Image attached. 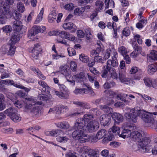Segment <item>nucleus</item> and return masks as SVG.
Segmentation results:
<instances>
[{
	"label": "nucleus",
	"instance_id": "nucleus-55",
	"mask_svg": "<svg viewBox=\"0 0 157 157\" xmlns=\"http://www.w3.org/2000/svg\"><path fill=\"white\" fill-rule=\"evenodd\" d=\"M1 83L7 86H12L13 83V81L10 79L2 80Z\"/></svg>",
	"mask_w": 157,
	"mask_h": 157
},
{
	"label": "nucleus",
	"instance_id": "nucleus-54",
	"mask_svg": "<svg viewBox=\"0 0 157 157\" xmlns=\"http://www.w3.org/2000/svg\"><path fill=\"white\" fill-rule=\"evenodd\" d=\"M115 85V83L113 81H111L109 83L106 82L104 84V87L105 89H108L110 88L111 87Z\"/></svg>",
	"mask_w": 157,
	"mask_h": 157
},
{
	"label": "nucleus",
	"instance_id": "nucleus-18",
	"mask_svg": "<svg viewBox=\"0 0 157 157\" xmlns=\"http://www.w3.org/2000/svg\"><path fill=\"white\" fill-rule=\"evenodd\" d=\"M63 131L60 129H53L51 131H46L45 134L46 136L57 137L58 136L61 135L63 133Z\"/></svg>",
	"mask_w": 157,
	"mask_h": 157
},
{
	"label": "nucleus",
	"instance_id": "nucleus-58",
	"mask_svg": "<svg viewBox=\"0 0 157 157\" xmlns=\"http://www.w3.org/2000/svg\"><path fill=\"white\" fill-rule=\"evenodd\" d=\"M2 29L5 33H9L12 31V28L10 25H7L4 26L2 28Z\"/></svg>",
	"mask_w": 157,
	"mask_h": 157
},
{
	"label": "nucleus",
	"instance_id": "nucleus-5",
	"mask_svg": "<svg viewBox=\"0 0 157 157\" xmlns=\"http://www.w3.org/2000/svg\"><path fill=\"white\" fill-rule=\"evenodd\" d=\"M77 150L81 157H99L97 150L88 148L86 146L78 147Z\"/></svg>",
	"mask_w": 157,
	"mask_h": 157
},
{
	"label": "nucleus",
	"instance_id": "nucleus-50",
	"mask_svg": "<svg viewBox=\"0 0 157 157\" xmlns=\"http://www.w3.org/2000/svg\"><path fill=\"white\" fill-rule=\"evenodd\" d=\"M89 57L86 55L82 54L80 55L79 59L82 62L84 63H86L89 61Z\"/></svg>",
	"mask_w": 157,
	"mask_h": 157
},
{
	"label": "nucleus",
	"instance_id": "nucleus-15",
	"mask_svg": "<svg viewBox=\"0 0 157 157\" xmlns=\"http://www.w3.org/2000/svg\"><path fill=\"white\" fill-rule=\"evenodd\" d=\"M111 116L116 124H118L123 121V117L121 114L119 113H114L112 114Z\"/></svg>",
	"mask_w": 157,
	"mask_h": 157
},
{
	"label": "nucleus",
	"instance_id": "nucleus-10",
	"mask_svg": "<svg viewBox=\"0 0 157 157\" xmlns=\"http://www.w3.org/2000/svg\"><path fill=\"white\" fill-rule=\"evenodd\" d=\"M46 29V28L45 26L35 25L29 31L28 34V36L31 38L32 36H34L39 33H43Z\"/></svg>",
	"mask_w": 157,
	"mask_h": 157
},
{
	"label": "nucleus",
	"instance_id": "nucleus-1",
	"mask_svg": "<svg viewBox=\"0 0 157 157\" xmlns=\"http://www.w3.org/2000/svg\"><path fill=\"white\" fill-rule=\"evenodd\" d=\"M127 111L129 113L125 114L126 120L130 122H136L137 117H140L145 123L148 124L149 127L155 128L157 127V121L154 120L157 116V112H149L141 109L139 107H136L133 108H128Z\"/></svg>",
	"mask_w": 157,
	"mask_h": 157
},
{
	"label": "nucleus",
	"instance_id": "nucleus-38",
	"mask_svg": "<svg viewBox=\"0 0 157 157\" xmlns=\"http://www.w3.org/2000/svg\"><path fill=\"white\" fill-rule=\"evenodd\" d=\"M106 131L104 129L99 130L96 134V136L100 140L103 138L106 134Z\"/></svg>",
	"mask_w": 157,
	"mask_h": 157
},
{
	"label": "nucleus",
	"instance_id": "nucleus-48",
	"mask_svg": "<svg viewBox=\"0 0 157 157\" xmlns=\"http://www.w3.org/2000/svg\"><path fill=\"white\" fill-rule=\"evenodd\" d=\"M149 146L150 148L151 149V151L149 152H146V153L150 152L151 151L152 154L153 155H157V145H155L154 147L151 149V141L149 144Z\"/></svg>",
	"mask_w": 157,
	"mask_h": 157
},
{
	"label": "nucleus",
	"instance_id": "nucleus-63",
	"mask_svg": "<svg viewBox=\"0 0 157 157\" xmlns=\"http://www.w3.org/2000/svg\"><path fill=\"white\" fill-rule=\"evenodd\" d=\"M85 88L76 89L74 91V93L76 94H84L85 93Z\"/></svg>",
	"mask_w": 157,
	"mask_h": 157
},
{
	"label": "nucleus",
	"instance_id": "nucleus-19",
	"mask_svg": "<svg viewBox=\"0 0 157 157\" xmlns=\"http://www.w3.org/2000/svg\"><path fill=\"white\" fill-rule=\"evenodd\" d=\"M52 9L53 10L51 11L52 12L49 14L48 17V21L50 23H52L56 21L57 17V13L55 12L56 9L52 7Z\"/></svg>",
	"mask_w": 157,
	"mask_h": 157
},
{
	"label": "nucleus",
	"instance_id": "nucleus-22",
	"mask_svg": "<svg viewBox=\"0 0 157 157\" xmlns=\"http://www.w3.org/2000/svg\"><path fill=\"white\" fill-rule=\"evenodd\" d=\"M74 78L75 82H83L86 79L84 74L83 72L74 75Z\"/></svg>",
	"mask_w": 157,
	"mask_h": 157
},
{
	"label": "nucleus",
	"instance_id": "nucleus-24",
	"mask_svg": "<svg viewBox=\"0 0 157 157\" xmlns=\"http://www.w3.org/2000/svg\"><path fill=\"white\" fill-rule=\"evenodd\" d=\"M103 70L101 73V75L102 78L109 77L110 70L111 68L107 67V66H104Z\"/></svg>",
	"mask_w": 157,
	"mask_h": 157
},
{
	"label": "nucleus",
	"instance_id": "nucleus-11",
	"mask_svg": "<svg viewBox=\"0 0 157 157\" xmlns=\"http://www.w3.org/2000/svg\"><path fill=\"white\" fill-rule=\"evenodd\" d=\"M99 124L96 121H92L88 123L86 126V130L89 132H93L97 131L99 128Z\"/></svg>",
	"mask_w": 157,
	"mask_h": 157
},
{
	"label": "nucleus",
	"instance_id": "nucleus-31",
	"mask_svg": "<svg viewBox=\"0 0 157 157\" xmlns=\"http://www.w3.org/2000/svg\"><path fill=\"white\" fill-rule=\"evenodd\" d=\"M148 59L154 60H157V51L152 50L148 55Z\"/></svg>",
	"mask_w": 157,
	"mask_h": 157
},
{
	"label": "nucleus",
	"instance_id": "nucleus-53",
	"mask_svg": "<svg viewBox=\"0 0 157 157\" xmlns=\"http://www.w3.org/2000/svg\"><path fill=\"white\" fill-rule=\"evenodd\" d=\"M75 6L72 3L67 4L64 6V9L69 11L73 10Z\"/></svg>",
	"mask_w": 157,
	"mask_h": 157
},
{
	"label": "nucleus",
	"instance_id": "nucleus-64",
	"mask_svg": "<svg viewBox=\"0 0 157 157\" xmlns=\"http://www.w3.org/2000/svg\"><path fill=\"white\" fill-rule=\"evenodd\" d=\"M130 34V31L128 28H125L122 31V34L123 36H129Z\"/></svg>",
	"mask_w": 157,
	"mask_h": 157
},
{
	"label": "nucleus",
	"instance_id": "nucleus-42",
	"mask_svg": "<svg viewBox=\"0 0 157 157\" xmlns=\"http://www.w3.org/2000/svg\"><path fill=\"white\" fill-rule=\"evenodd\" d=\"M84 12V9L82 7L77 8L75 9L74 12V14L76 16H80L82 15L83 13Z\"/></svg>",
	"mask_w": 157,
	"mask_h": 157
},
{
	"label": "nucleus",
	"instance_id": "nucleus-43",
	"mask_svg": "<svg viewBox=\"0 0 157 157\" xmlns=\"http://www.w3.org/2000/svg\"><path fill=\"white\" fill-rule=\"evenodd\" d=\"M118 51L123 56L126 55L128 53V50L127 48L124 46H121L119 47L118 48Z\"/></svg>",
	"mask_w": 157,
	"mask_h": 157
},
{
	"label": "nucleus",
	"instance_id": "nucleus-7",
	"mask_svg": "<svg viewBox=\"0 0 157 157\" xmlns=\"http://www.w3.org/2000/svg\"><path fill=\"white\" fill-rule=\"evenodd\" d=\"M123 130L121 134H119V136L124 139L131 137L132 132L136 128V126L134 125H131L126 123L123 124L122 126Z\"/></svg>",
	"mask_w": 157,
	"mask_h": 157
},
{
	"label": "nucleus",
	"instance_id": "nucleus-26",
	"mask_svg": "<svg viewBox=\"0 0 157 157\" xmlns=\"http://www.w3.org/2000/svg\"><path fill=\"white\" fill-rule=\"evenodd\" d=\"M73 104L77 105V106H80L83 109H89L90 108V105L86 102L79 101H74Z\"/></svg>",
	"mask_w": 157,
	"mask_h": 157
},
{
	"label": "nucleus",
	"instance_id": "nucleus-29",
	"mask_svg": "<svg viewBox=\"0 0 157 157\" xmlns=\"http://www.w3.org/2000/svg\"><path fill=\"white\" fill-rule=\"evenodd\" d=\"M119 78L121 82L126 84H128L130 83V78L125 77L123 73H119Z\"/></svg>",
	"mask_w": 157,
	"mask_h": 157
},
{
	"label": "nucleus",
	"instance_id": "nucleus-44",
	"mask_svg": "<svg viewBox=\"0 0 157 157\" xmlns=\"http://www.w3.org/2000/svg\"><path fill=\"white\" fill-rule=\"evenodd\" d=\"M93 118V116L91 113L85 114L82 118L83 120H84L85 122L86 123L90 122V121Z\"/></svg>",
	"mask_w": 157,
	"mask_h": 157
},
{
	"label": "nucleus",
	"instance_id": "nucleus-34",
	"mask_svg": "<svg viewBox=\"0 0 157 157\" xmlns=\"http://www.w3.org/2000/svg\"><path fill=\"white\" fill-rule=\"evenodd\" d=\"M44 10L43 8L41 9L40 12L37 16L36 19L34 22L35 24H38L43 19Z\"/></svg>",
	"mask_w": 157,
	"mask_h": 157
},
{
	"label": "nucleus",
	"instance_id": "nucleus-6",
	"mask_svg": "<svg viewBox=\"0 0 157 157\" xmlns=\"http://www.w3.org/2000/svg\"><path fill=\"white\" fill-rule=\"evenodd\" d=\"M2 4L0 5V24H4L7 19L11 17V15L10 13L9 6L6 5L2 6Z\"/></svg>",
	"mask_w": 157,
	"mask_h": 157
},
{
	"label": "nucleus",
	"instance_id": "nucleus-30",
	"mask_svg": "<svg viewBox=\"0 0 157 157\" xmlns=\"http://www.w3.org/2000/svg\"><path fill=\"white\" fill-rule=\"evenodd\" d=\"M56 126L57 127L64 130L68 129L70 127L69 123L67 121L58 123L56 124Z\"/></svg>",
	"mask_w": 157,
	"mask_h": 157
},
{
	"label": "nucleus",
	"instance_id": "nucleus-3",
	"mask_svg": "<svg viewBox=\"0 0 157 157\" xmlns=\"http://www.w3.org/2000/svg\"><path fill=\"white\" fill-rule=\"evenodd\" d=\"M73 138L78 140L81 143H83L88 141H90L91 143H94L97 142L99 140L96 135L90 136L84 132L82 130L80 131L79 132H74L73 135Z\"/></svg>",
	"mask_w": 157,
	"mask_h": 157
},
{
	"label": "nucleus",
	"instance_id": "nucleus-51",
	"mask_svg": "<svg viewBox=\"0 0 157 157\" xmlns=\"http://www.w3.org/2000/svg\"><path fill=\"white\" fill-rule=\"evenodd\" d=\"M17 9L20 13H23L25 11V7L24 4L21 2L18 3L17 5Z\"/></svg>",
	"mask_w": 157,
	"mask_h": 157
},
{
	"label": "nucleus",
	"instance_id": "nucleus-39",
	"mask_svg": "<svg viewBox=\"0 0 157 157\" xmlns=\"http://www.w3.org/2000/svg\"><path fill=\"white\" fill-rule=\"evenodd\" d=\"M65 21V23L63 25V27L64 29L68 30L72 29L73 26V24L72 23Z\"/></svg>",
	"mask_w": 157,
	"mask_h": 157
},
{
	"label": "nucleus",
	"instance_id": "nucleus-4",
	"mask_svg": "<svg viewBox=\"0 0 157 157\" xmlns=\"http://www.w3.org/2000/svg\"><path fill=\"white\" fill-rule=\"evenodd\" d=\"M25 99L29 101V102L26 105V107L29 109H31L33 106L35 105V106L33 107L31 110V113L33 116H35L38 117L39 116L40 111V107L37 106V105H41L42 104V102L41 101H36V98L33 97L29 98H26Z\"/></svg>",
	"mask_w": 157,
	"mask_h": 157
},
{
	"label": "nucleus",
	"instance_id": "nucleus-37",
	"mask_svg": "<svg viewBox=\"0 0 157 157\" xmlns=\"http://www.w3.org/2000/svg\"><path fill=\"white\" fill-rule=\"evenodd\" d=\"M38 97L41 100L46 101H50L52 98L51 95L48 96L42 94H39Z\"/></svg>",
	"mask_w": 157,
	"mask_h": 157
},
{
	"label": "nucleus",
	"instance_id": "nucleus-8",
	"mask_svg": "<svg viewBox=\"0 0 157 157\" xmlns=\"http://www.w3.org/2000/svg\"><path fill=\"white\" fill-rule=\"evenodd\" d=\"M60 92L56 91V94L62 99H67L69 97V92L66 87L63 84H60L58 86Z\"/></svg>",
	"mask_w": 157,
	"mask_h": 157
},
{
	"label": "nucleus",
	"instance_id": "nucleus-33",
	"mask_svg": "<svg viewBox=\"0 0 157 157\" xmlns=\"http://www.w3.org/2000/svg\"><path fill=\"white\" fill-rule=\"evenodd\" d=\"M20 36L18 35L14 34L11 37L9 41V44L15 45V44L20 40Z\"/></svg>",
	"mask_w": 157,
	"mask_h": 157
},
{
	"label": "nucleus",
	"instance_id": "nucleus-20",
	"mask_svg": "<svg viewBox=\"0 0 157 157\" xmlns=\"http://www.w3.org/2000/svg\"><path fill=\"white\" fill-rule=\"evenodd\" d=\"M118 64L117 59L114 58L113 59L112 58V59H109L107 62L106 66L110 68H113L112 67H116L118 66Z\"/></svg>",
	"mask_w": 157,
	"mask_h": 157
},
{
	"label": "nucleus",
	"instance_id": "nucleus-23",
	"mask_svg": "<svg viewBox=\"0 0 157 157\" xmlns=\"http://www.w3.org/2000/svg\"><path fill=\"white\" fill-rule=\"evenodd\" d=\"M22 26L21 21L19 20H16L13 22V28L18 32L21 31Z\"/></svg>",
	"mask_w": 157,
	"mask_h": 157
},
{
	"label": "nucleus",
	"instance_id": "nucleus-2",
	"mask_svg": "<svg viewBox=\"0 0 157 157\" xmlns=\"http://www.w3.org/2000/svg\"><path fill=\"white\" fill-rule=\"evenodd\" d=\"M145 137V133L142 131H132L131 138L134 141L139 143L137 149L134 150V151L138 150L143 153L149 152L151 151V149L149 146L150 139L149 138Z\"/></svg>",
	"mask_w": 157,
	"mask_h": 157
},
{
	"label": "nucleus",
	"instance_id": "nucleus-45",
	"mask_svg": "<svg viewBox=\"0 0 157 157\" xmlns=\"http://www.w3.org/2000/svg\"><path fill=\"white\" fill-rule=\"evenodd\" d=\"M10 13L11 14V17L13 16L15 19H20L21 17V14L15 10H13L11 12L10 11Z\"/></svg>",
	"mask_w": 157,
	"mask_h": 157
},
{
	"label": "nucleus",
	"instance_id": "nucleus-56",
	"mask_svg": "<svg viewBox=\"0 0 157 157\" xmlns=\"http://www.w3.org/2000/svg\"><path fill=\"white\" fill-rule=\"evenodd\" d=\"M60 69L61 73L65 76L69 74L66 66L61 67H60Z\"/></svg>",
	"mask_w": 157,
	"mask_h": 157
},
{
	"label": "nucleus",
	"instance_id": "nucleus-17",
	"mask_svg": "<svg viewBox=\"0 0 157 157\" xmlns=\"http://www.w3.org/2000/svg\"><path fill=\"white\" fill-rule=\"evenodd\" d=\"M97 44L98 46L96 50H93L91 51L90 53V56L91 57H95L96 56L99 55V53L102 50V48L101 45L102 44L100 43V41H97Z\"/></svg>",
	"mask_w": 157,
	"mask_h": 157
},
{
	"label": "nucleus",
	"instance_id": "nucleus-59",
	"mask_svg": "<svg viewBox=\"0 0 157 157\" xmlns=\"http://www.w3.org/2000/svg\"><path fill=\"white\" fill-rule=\"evenodd\" d=\"M69 33L65 31H60L59 34V36L62 38L67 39L68 37V36L69 35Z\"/></svg>",
	"mask_w": 157,
	"mask_h": 157
},
{
	"label": "nucleus",
	"instance_id": "nucleus-25",
	"mask_svg": "<svg viewBox=\"0 0 157 157\" xmlns=\"http://www.w3.org/2000/svg\"><path fill=\"white\" fill-rule=\"evenodd\" d=\"M157 71V62L154 64H151L148 67L147 71L149 74L152 75Z\"/></svg>",
	"mask_w": 157,
	"mask_h": 157
},
{
	"label": "nucleus",
	"instance_id": "nucleus-49",
	"mask_svg": "<svg viewBox=\"0 0 157 157\" xmlns=\"http://www.w3.org/2000/svg\"><path fill=\"white\" fill-rule=\"evenodd\" d=\"M10 119L14 122H16L20 121L21 120V117L17 112L14 114L11 117Z\"/></svg>",
	"mask_w": 157,
	"mask_h": 157
},
{
	"label": "nucleus",
	"instance_id": "nucleus-16",
	"mask_svg": "<svg viewBox=\"0 0 157 157\" xmlns=\"http://www.w3.org/2000/svg\"><path fill=\"white\" fill-rule=\"evenodd\" d=\"M42 49L38 44H35L34 47L32 50V57L36 59H37Z\"/></svg>",
	"mask_w": 157,
	"mask_h": 157
},
{
	"label": "nucleus",
	"instance_id": "nucleus-35",
	"mask_svg": "<svg viewBox=\"0 0 157 157\" xmlns=\"http://www.w3.org/2000/svg\"><path fill=\"white\" fill-rule=\"evenodd\" d=\"M100 108L105 113L109 114L113 112L112 108L106 105H100Z\"/></svg>",
	"mask_w": 157,
	"mask_h": 157
},
{
	"label": "nucleus",
	"instance_id": "nucleus-28",
	"mask_svg": "<svg viewBox=\"0 0 157 157\" xmlns=\"http://www.w3.org/2000/svg\"><path fill=\"white\" fill-rule=\"evenodd\" d=\"M104 3L101 0H98L95 2V10L97 12H100L102 10Z\"/></svg>",
	"mask_w": 157,
	"mask_h": 157
},
{
	"label": "nucleus",
	"instance_id": "nucleus-47",
	"mask_svg": "<svg viewBox=\"0 0 157 157\" xmlns=\"http://www.w3.org/2000/svg\"><path fill=\"white\" fill-rule=\"evenodd\" d=\"M137 94L143 98L144 99L145 101L147 103H150L153 100H154L153 98H152L147 95L144 94L143 95L139 93H137Z\"/></svg>",
	"mask_w": 157,
	"mask_h": 157
},
{
	"label": "nucleus",
	"instance_id": "nucleus-41",
	"mask_svg": "<svg viewBox=\"0 0 157 157\" xmlns=\"http://www.w3.org/2000/svg\"><path fill=\"white\" fill-rule=\"evenodd\" d=\"M69 140L68 138L66 136H59L56 138V140L61 143L64 144L67 142Z\"/></svg>",
	"mask_w": 157,
	"mask_h": 157
},
{
	"label": "nucleus",
	"instance_id": "nucleus-52",
	"mask_svg": "<svg viewBox=\"0 0 157 157\" xmlns=\"http://www.w3.org/2000/svg\"><path fill=\"white\" fill-rule=\"evenodd\" d=\"M84 94H87L90 96H94L95 95L94 92L90 87L85 89Z\"/></svg>",
	"mask_w": 157,
	"mask_h": 157
},
{
	"label": "nucleus",
	"instance_id": "nucleus-21",
	"mask_svg": "<svg viewBox=\"0 0 157 157\" xmlns=\"http://www.w3.org/2000/svg\"><path fill=\"white\" fill-rule=\"evenodd\" d=\"M56 110H57V114H58L64 113L68 110V108L67 106L62 105H56Z\"/></svg>",
	"mask_w": 157,
	"mask_h": 157
},
{
	"label": "nucleus",
	"instance_id": "nucleus-9",
	"mask_svg": "<svg viewBox=\"0 0 157 157\" xmlns=\"http://www.w3.org/2000/svg\"><path fill=\"white\" fill-rule=\"evenodd\" d=\"M117 99H120L125 104L129 105L130 102H134L135 97L131 94L128 95L125 94H119L117 96Z\"/></svg>",
	"mask_w": 157,
	"mask_h": 157
},
{
	"label": "nucleus",
	"instance_id": "nucleus-13",
	"mask_svg": "<svg viewBox=\"0 0 157 157\" xmlns=\"http://www.w3.org/2000/svg\"><path fill=\"white\" fill-rule=\"evenodd\" d=\"M99 120L101 125L104 126H105L110 124L111 117L108 114H104L101 116Z\"/></svg>",
	"mask_w": 157,
	"mask_h": 157
},
{
	"label": "nucleus",
	"instance_id": "nucleus-36",
	"mask_svg": "<svg viewBox=\"0 0 157 157\" xmlns=\"http://www.w3.org/2000/svg\"><path fill=\"white\" fill-rule=\"evenodd\" d=\"M144 83L145 85L148 87H153V81L151 78L145 77L144 79Z\"/></svg>",
	"mask_w": 157,
	"mask_h": 157
},
{
	"label": "nucleus",
	"instance_id": "nucleus-12",
	"mask_svg": "<svg viewBox=\"0 0 157 157\" xmlns=\"http://www.w3.org/2000/svg\"><path fill=\"white\" fill-rule=\"evenodd\" d=\"M86 123L84 120H83V118L78 119L76 120L74 126V128L75 130L72 133V137L74 132L75 131L79 132L80 131L82 130L84 132L83 128L85 126Z\"/></svg>",
	"mask_w": 157,
	"mask_h": 157
},
{
	"label": "nucleus",
	"instance_id": "nucleus-61",
	"mask_svg": "<svg viewBox=\"0 0 157 157\" xmlns=\"http://www.w3.org/2000/svg\"><path fill=\"white\" fill-rule=\"evenodd\" d=\"M111 129L113 133H115L116 134H119L120 133L119 128L115 125H114Z\"/></svg>",
	"mask_w": 157,
	"mask_h": 157
},
{
	"label": "nucleus",
	"instance_id": "nucleus-57",
	"mask_svg": "<svg viewBox=\"0 0 157 157\" xmlns=\"http://www.w3.org/2000/svg\"><path fill=\"white\" fill-rule=\"evenodd\" d=\"M86 37L88 40H89L91 37L92 35L91 33V30L90 28H87L85 29Z\"/></svg>",
	"mask_w": 157,
	"mask_h": 157
},
{
	"label": "nucleus",
	"instance_id": "nucleus-27",
	"mask_svg": "<svg viewBox=\"0 0 157 157\" xmlns=\"http://www.w3.org/2000/svg\"><path fill=\"white\" fill-rule=\"evenodd\" d=\"M17 112V110L13 107L10 108L4 111L5 114L9 116L10 118Z\"/></svg>",
	"mask_w": 157,
	"mask_h": 157
},
{
	"label": "nucleus",
	"instance_id": "nucleus-40",
	"mask_svg": "<svg viewBox=\"0 0 157 157\" xmlns=\"http://www.w3.org/2000/svg\"><path fill=\"white\" fill-rule=\"evenodd\" d=\"M68 75L66 76V78L67 81L69 82V83L72 86H74L75 85V82L74 75L72 76L71 75L68 74Z\"/></svg>",
	"mask_w": 157,
	"mask_h": 157
},
{
	"label": "nucleus",
	"instance_id": "nucleus-62",
	"mask_svg": "<svg viewBox=\"0 0 157 157\" xmlns=\"http://www.w3.org/2000/svg\"><path fill=\"white\" fill-rule=\"evenodd\" d=\"M50 87L48 86H45L44 87L39 88V90L42 93H48L49 92L50 90Z\"/></svg>",
	"mask_w": 157,
	"mask_h": 157
},
{
	"label": "nucleus",
	"instance_id": "nucleus-46",
	"mask_svg": "<svg viewBox=\"0 0 157 157\" xmlns=\"http://www.w3.org/2000/svg\"><path fill=\"white\" fill-rule=\"evenodd\" d=\"M109 77H112L113 79H117L118 78V75L116 72L115 69L111 68L110 70Z\"/></svg>",
	"mask_w": 157,
	"mask_h": 157
},
{
	"label": "nucleus",
	"instance_id": "nucleus-32",
	"mask_svg": "<svg viewBox=\"0 0 157 157\" xmlns=\"http://www.w3.org/2000/svg\"><path fill=\"white\" fill-rule=\"evenodd\" d=\"M9 49L7 52V55L12 56L14 54L16 49L15 45L9 44Z\"/></svg>",
	"mask_w": 157,
	"mask_h": 157
},
{
	"label": "nucleus",
	"instance_id": "nucleus-60",
	"mask_svg": "<svg viewBox=\"0 0 157 157\" xmlns=\"http://www.w3.org/2000/svg\"><path fill=\"white\" fill-rule=\"evenodd\" d=\"M68 54L69 56H72L76 54V52L74 48H69L67 49Z\"/></svg>",
	"mask_w": 157,
	"mask_h": 157
},
{
	"label": "nucleus",
	"instance_id": "nucleus-14",
	"mask_svg": "<svg viewBox=\"0 0 157 157\" xmlns=\"http://www.w3.org/2000/svg\"><path fill=\"white\" fill-rule=\"evenodd\" d=\"M7 97L13 101L15 106L18 108H20L22 107V102L18 100H17L16 97L13 94L9 93L7 95Z\"/></svg>",
	"mask_w": 157,
	"mask_h": 157
}]
</instances>
